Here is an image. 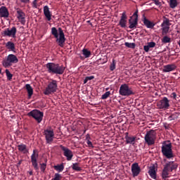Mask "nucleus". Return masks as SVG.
<instances>
[{"instance_id":"393cba45","label":"nucleus","mask_w":180,"mask_h":180,"mask_svg":"<svg viewBox=\"0 0 180 180\" xmlns=\"http://www.w3.org/2000/svg\"><path fill=\"white\" fill-rule=\"evenodd\" d=\"M6 47L7 50L13 51V53H16V48L15 46V43L9 41L6 44Z\"/></svg>"},{"instance_id":"f8f14e48","label":"nucleus","mask_w":180,"mask_h":180,"mask_svg":"<svg viewBox=\"0 0 180 180\" xmlns=\"http://www.w3.org/2000/svg\"><path fill=\"white\" fill-rule=\"evenodd\" d=\"M16 27H13L11 30L9 28L6 29L4 31L2 32V36L4 37H13V39L16 38Z\"/></svg>"},{"instance_id":"ea45409f","label":"nucleus","mask_w":180,"mask_h":180,"mask_svg":"<svg viewBox=\"0 0 180 180\" xmlns=\"http://www.w3.org/2000/svg\"><path fill=\"white\" fill-rule=\"evenodd\" d=\"M95 78L94 76H90V77H86V78L84 80V84H86L89 81H92Z\"/></svg>"},{"instance_id":"e433bc0d","label":"nucleus","mask_w":180,"mask_h":180,"mask_svg":"<svg viewBox=\"0 0 180 180\" xmlns=\"http://www.w3.org/2000/svg\"><path fill=\"white\" fill-rule=\"evenodd\" d=\"M90 139H91V136H89V134H87L86 136V140H87L86 143L89 147H91L92 148H94V145H92V142L89 141Z\"/></svg>"},{"instance_id":"2eb2a0df","label":"nucleus","mask_w":180,"mask_h":180,"mask_svg":"<svg viewBox=\"0 0 180 180\" xmlns=\"http://www.w3.org/2000/svg\"><path fill=\"white\" fill-rule=\"evenodd\" d=\"M162 34H167L169 32V19L165 18L161 25Z\"/></svg>"},{"instance_id":"cd10ccee","label":"nucleus","mask_w":180,"mask_h":180,"mask_svg":"<svg viewBox=\"0 0 180 180\" xmlns=\"http://www.w3.org/2000/svg\"><path fill=\"white\" fill-rule=\"evenodd\" d=\"M18 151L23 153V154H26V153H27V148L26 145L20 144V145H18Z\"/></svg>"},{"instance_id":"6ab92c4d","label":"nucleus","mask_w":180,"mask_h":180,"mask_svg":"<svg viewBox=\"0 0 180 180\" xmlns=\"http://www.w3.org/2000/svg\"><path fill=\"white\" fill-rule=\"evenodd\" d=\"M176 70V65L175 63H172L163 66V72H171Z\"/></svg>"},{"instance_id":"58836bf2","label":"nucleus","mask_w":180,"mask_h":180,"mask_svg":"<svg viewBox=\"0 0 180 180\" xmlns=\"http://www.w3.org/2000/svg\"><path fill=\"white\" fill-rule=\"evenodd\" d=\"M110 96V91H107L104 94L102 95L101 99H108Z\"/></svg>"},{"instance_id":"7ed1b4c3","label":"nucleus","mask_w":180,"mask_h":180,"mask_svg":"<svg viewBox=\"0 0 180 180\" xmlns=\"http://www.w3.org/2000/svg\"><path fill=\"white\" fill-rule=\"evenodd\" d=\"M47 72L49 74H56L58 75H63L65 71V67L60 65L58 63H48L46 65Z\"/></svg>"},{"instance_id":"f704fd0d","label":"nucleus","mask_w":180,"mask_h":180,"mask_svg":"<svg viewBox=\"0 0 180 180\" xmlns=\"http://www.w3.org/2000/svg\"><path fill=\"white\" fill-rule=\"evenodd\" d=\"M6 75L7 79H8V81L12 80L13 75H12V73H11V72L8 69L6 70Z\"/></svg>"},{"instance_id":"39448f33","label":"nucleus","mask_w":180,"mask_h":180,"mask_svg":"<svg viewBox=\"0 0 180 180\" xmlns=\"http://www.w3.org/2000/svg\"><path fill=\"white\" fill-rule=\"evenodd\" d=\"M155 139H157V133L154 129H150L148 131L145 135V143H146L148 146H153L155 143Z\"/></svg>"},{"instance_id":"6e6552de","label":"nucleus","mask_w":180,"mask_h":180,"mask_svg":"<svg viewBox=\"0 0 180 180\" xmlns=\"http://www.w3.org/2000/svg\"><path fill=\"white\" fill-rule=\"evenodd\" d=\"M27 115L29 116V117H33V119H34L37 123H41V121L43 120V116H44L43 112L39 110H32Z\"/></svg>"},{"instance_id":"de8ad7c7","label":"nucleus","mask_w":180,"mask_h":180,"mask_svg":"<svg viewBox=\"0 0 180 180\" xmlns=\"http://www.w3.org/2000/svg\"><path fill=\"white\" fill-rule=\"evenodd\" d=\"M20 2H22V4H27V3H29V1L30 0H20Z\"/></svg>"},{"instance_id":"4468645a","label":"nucleus","mask_w":180,"mask_h":180,"mask_svg":"<svg viewBox=\"0 0 180 180\" xmlns=\"http://www.w3.org/2000/svg\"><path fill=\"white\" fill-rule=\"evenodd\" d=\"M169 106V100H168V98L164 97L162 100H160L158 103V108L159 109H168V107Z\"/></svg>"},{"instance_id":"dca6fc26","label":"nucleus","mask_w":180,"mask_h":180,"mask_svg":"<svg viewBox=\"0 0 180 180\" xmlns=\"http://www.w3.org/2000/svg\"><path fill=\"white\" fill-rule=\"evenodd\" d=\"M17 18L19 22H20L21 25H25L26 23V14L23 12V11L20 9L17 10Z\"/></svg>"},{"instance_id":"b1692460","label":"nucleus","mask_w":180,"mask_h":180,"mask_svg":"<svg viewBox=\"0 0 180 180\" xmlns=\"http://www.w3.org/2000/svg\"><path fill=\"white\" fill-rule=\"evenodd\" d=\"M125 140L127 144H134V142L136 141V136H129V132H126Z\"/></svg>"},{"instance_id":"79ce46f5","label":"nucleus","mask_w":180,"mask_h":180,"mask_svg":"<svg viewBox=\"0 0 180 180\" xmlns=\"http://www.w3.org/2000/svg\"><path fill=\"white\" fill-rule=\"evenodd\" d=\"M178 117L175 114H172L171 116L169 117V120H175V119H177Z\"/></svg>"},{"instance_id":"1a4fd4ad","label":"nucleus","mask_w":180,"mask_h":180,"mask_svg":"<svg viewBox=\"0 0 180 180\" xmlns=\"http://www.w3.org/2000/svg\"><path fill=\"white\" fill-rule=\"evenodd\" d=\"M44 136H45V140L46 144H51L54 140V130L50 127L44 130Z\"/></svg>"},{"instance_id":"c85d7f7f","label":"nucleus","mask_w":180,"mask_h":180,"mask_svg":"<svg viewBox=\"0 0 180 180\" xmlns=\"http://www.w3.org/2000/svg\"><path fill=\"white\" fill-rule=\"evenodd\" d=\"M54 169L58 171V172H63L64 171V165H58L53 167Z\"/></svg>"},{"instance_id":"f03ea898","label":"nucleus","mask_w":180,"mask_h":180,"mask_svg":"<svg viewBox=\"0 0 180 180\" xmlns=\"http://www.w3.org/2000/svg\"><path fill=\"white\" fill-rule=\"evenodd\" d=\"M178 168V165L174 161H170L166 162L163 165V169L162 170V179L167 180L168 178H169L171 176L169 175V172H172L174 169H176Z\"/></svg>"},{"instance_id":"8fccbe9b","label":"nucleus","mask_w":180,"mask_h":180,"mask_svg":"<svg viewBox=\"0 0 180 180\" xmlns=\"http://www.w3.org/2000/svg\"><path fill=\"white\" fill-rule=\"evenodd\" d=\"M178 44L179 46V47H180V40L178 41Z\"/></svg>"},{"instance_id":"c756f323","label":"nucleus","mask_w":180,"mask_h":180,"mask_svg":"<svg viewBox=\"0 0 180 180\" xmlns=\"http://www.w3.org/2000/svg\"><path fill=\"white\" fill-rule=\"evenodd\" d=\"M169 6L170 8H172V9H174V8H176V6H178V1L176 0H170Z\"/></svg>"},{"instance_id":"9d476101","label":"nucleus","mask_w":180,"mask_h":180,"mask_svg":"<svg viewBox=\"0 0 180 180\" xmlns=\"http://www.w3.org/2000/svg\"><path fill=\"white\" fill-rule=\"evenodd\" d=\"M57 91V80H52L44 91V95H51Z\"/></svg>"},{"instance_id":"7c9ffc66","label":"nucleus","mask_w":180,"mask_h":180,"mask_svg":"<svg viewBox=\"0 0 180 180\" xmlns=\"http://www.w3.org/2000/svg\"><path fill=\"white\" fill-rule=\"evenodd\" d=\"M72 168L74 171H77L78 172H79V171H82V168L79 167V163H73L72 165Z\"/></svg>"},{"instance_id":"aec40b11","label":"nucleus","mask_w":180,"mask_h":180,"mask_svg":"<svg viewBox=\"0 0 180 180\" xmlns=\"http://www.w3.org/2000/svg\"><path fill=\"white\" fill-rule=\"evenodd\" d=\"M119 25L121 26V27H126V25H127V15H126V11H124L122 13Z\"/></svg>"},{"instance_id":"72a5a7b5","label":"nucleus","mask_w":180,"mask_h":180,"mask_svg":"<svg viewBox=\"0 0 180 180\" xmlns=\"http://www.w3.org/2000/svg\"><path fill=\"white\" fill-rule=\"evenodd\" d=\"M47 159L45 160V162L44 163H41L40 164V169L41 172H44V171H46V168H47Z\"/></svg>"},{"instance_id":"a19ab883","label":"nucleus","mask_w":180,"mask_h":180,"mask_svg":"<svg viewBox=\"0 0 180 180\" xmlns=\"http://www.w3.org/2000/svg\"><path fill=\"white\" fill-rule=\"evenodd\" d=\"M148 46L150 49H153V47H155V42H154V41L148 42Z\"/></svg>"},{"instance_id":"412c9836","label":"nucleus","mask_w":180,"mask_h":180,"mask_svg":"<svg viewBox=\"0 0 180 180\" xmlns=\"http://www.w3.org/2000/svg\"><path fill=\"white\" fill-rule=\"evenodd\" d=\"M148 174L150 175L152 179H157V169H155V165H153L149 167Z\"/></svg>"},{"instance_id":"3c124183","label":"nucleus","mask_w":180,"mask_h":180,"mask_svg":"<svg viewBox=\"0 0 180 180\" xmlns=\"http://www.w3.org/2000/svg\"><path fill=\"white\" fill-rule=\"evenodd\" d=\"M0 74H2V70H1V68H0Z\"/></svg>"},{"instance_id":"a18cd8bd","label":"nucleus","mask_w":180,"mask_h":180,"mask_svg":"<svg viewBox=\"0 0 180 180\" xmlns=\"http://www.w3.org/2000/svg\"><path fill=\"white\" fill-rule=\"evenodd\" d=\"M33 8H37V0H34L32 2Z\"/></svg>"},{"instance_id":"f257e3e1","label":"nucleus","mask_w":180,"mask_h":180,"mask_svg":"<svg viewBox=\"0 0 180 180\" xmlns=\"http://www.w3.org/2000/svg\"><path fill=\"white\" fill-rule=\"evenodd\" d=\"M51 34L56 39V42L60 47H64L65 43V34L61 27L57 28L55 27L51 28Z\"/></svg>"},{"instance_id":"37998d69","label":"nucleus","mask_w":180,"mask_h":180,"mask_svg":"<svg viewBox=\"0 0 180 180\" xmlns=\"http://www.w3.org/2000/svg\"><path fill=\"white\" fill-rule=\"evenodd\" d=\"M150 46H148V45H146L143 46V50L144 51H146V53H148V51H150Z\"/></svg>"},{"instance_id":"2f4dec72","label":"nucleus","mask_w":180,"mask_h":180,"mask_svg":"<svg viewBox=\"0 0 180 180\" xmlns=\"http://www.w3.org/2000/svg\"><path fill=\"white\" fill-rule=\"evenodd\" d=\"M83 56H84L85 58H89L91 56V51H88L86 49H84L82 50Z\"/></svg>"},{"instance_id":"5701e85b","label":"nucleus","mask_w":180,"mask_h":180,"mask_svg":"<svg viewBox=\"0 0 180 180\" xmlns=\"http://www.w3.org/2000/svg\"><path fill=\"white\" fill-rule=\"evenodd\" d=\"M0 18H9V11L6 6L0 8Z\"/></svg>"},{"instance_id":"09e8293b","label":"nucleus","mask_w":180,"mask_h":180,"mask_svg":"<svg viewBox=\"0 0 180 180\" xmlns=\"http://www.w3.org/2000/svg\"><path fill=\"white\" fill-rule=\"evenodd\" d=\"M29 174H30V175H33V172L30 171V172H29Z\"/></svg>"},{"instance_id":"ddd939ff","label":"nucleus","mask_w":180,"mask_h":180,"mask_svg":"<svg viewBox=\"0 0 180 180\" xmlns=\"http://www.w3.org/2000/svg\"><path fill=\"white\" fill-rule=\"evenodd\" d=\"M60 147L62 151H63V155L66 157V160L68 161H71V160H72V157H74L72 151L70 150L68 148L63 146V145H60Z\"/></svg>"},{"instance_id":"4be33fe9","label":"nucleus","mask_w":180,"mask_h":180,"mask_svg":"<svg viewBox=\"0 0 180 180\" xmlns=\"http://www.w3.org/2000/svg\"><path fill=\"white\" fill-rule=\"evenodd\" d=\"M143 22L148 27V29H153L154 26H155V23L150 21V20L147 19L146 18V15H143Z\"/></svg>"},{"instance_id":"c03bdc74","label":"nucleus","mask_w":180,"mask_h":180,"mask_svg":"<svg viewBox=\"0 0 180 180\" xmlns=\"http://www.w3.org/2000/svg\"><path fill=\"white\" fill-rule=\"evenodd\" d=\"M153 2H155V4L157 5L158 6H161V2L160 0H152Z\"/></svg>"},{"instance_id":"423d86ee","label":"nucleus","mask_w":180,"mask_h":180,"mask_svg":"<svg viewBox=\"0 0 180 180\" xmlns=\"http://www.w3.org/2000/svg\"><path fill=\"white\" fill-rule=\"evenodd\" d=\"M19 63V59L14 54H9L5 59L2 61V65L4 68H8L11 67L12 64H16Z\"/></svg>"},{"instance_id":"473e14b6","label":"nucleus","mask_w":180,"mask_h":180,"mask_svg":"<svg viewBox=\"0 0 180 180\" xmlns=\"http://www.w3.org/2000/svg\"><path fill=\"white\" fill-rule=\"evenodd\" d=\"M162 43L163 44H167V43H171V38H169L168 36H165L162 39Z\"/></svg>"},{"instance_id":"0eeeda50","label":"nucleus","mask_w":180,"mask_h":180,"mask_svg":"<svg viewBox=\"0 0 180 180\" xmlns=\"http://www.w3.org/2000/svg\"><path fill=\"white\" fill-rule=\"evenodd\" d=\"M119 94L121 96H130L131 95H134L133 89H131L127 84H123L120 86Z\"/></svg>"},{"instance_id":"20e7f679","label":"nucleus","mask_w":180,"mask_h":180,"mask_svg":"<svg viewBox=\"0 0 180 180\" xmlns=\"http://www.w3.org/2000/svg\"><path fill=\"white\" fill-rule=\"evenodd\" d=\"M162 154L166 158H174V153H172V143L164 141L162 146Z\"/></svg>"},{"instance_id":"a211bd4d","label":"nucleus","mask_w":180,"mask_h":180,"mask_svg":"<svg viewBox=\"0 0 180 180\" xmlns=\"http://www.w3.org/2000/svg\"><path fill=\"white\" fill-rule=\"evenodd\" d=\"M131 172L133 176H139V174L141 172V169L139 166V163L136 162L131 165Z\"/></svg>"},{"instance_id":"bb28decb","label":"nucleus","mask_w":180,"mask_h":180,"mask_svg":"<svg viewBox=\"0 0 180 180\" xmlns=\"http://www.w3.org/2000/svg\"><path fill=\"white\" fill-rule=\"evenodd\" d=\"M25 89L28 94V99H30V98H32V96L33 95V87H32L30 84H27L25 85Z\"/></svg>"},{"instance_id":"4c0bfd02","label":"nucleus","mask_w":180,"mask_h":180,"mask_svg":"<svg viewBox=\"0 0 180 180\" xmlns=\"http://www.w3.org/2000/svg\"><path fill=\"white\" fill-rule=\"evenodd\" d=\"M110 71H115V70H116V61L115 59L112 60V62L110 65Z\"/></svg>"},{"instance_id":"a878e982","label":"nucleus","mask_w":180,"mask_h":180,"mask_svg":"<svg viewBox=\"0 0 180 180\" xmlns=\"http://www.w3.org/2000/svg\"><path fill=\"white\" fill-rule=\"evenodd\" d=\"M44 15L46 18L47 20H51V13H50V8H49V6H45L44 7Z\"/></svg>"},{"instance_id":"f3484780","label":"nucleus","mask_w":180,"mask_h":180,"mask_svg":"<svg viewBox=\"0 0 180 180\" xmlns=\"http://www.w3.org/2000/svg\"><path fill=\"white\" fill-rule=\"evenodd\" d=\"M38 158L39 154H36L34 150L32 155H31V162L35 171H39V165L37 164Z\"/></svg>"},{"instance_id":"c9c22d12","label":"nucleus","mask_w":180,"mask_h":180,"mask_svg":"<svg viewBox=\"0 0 180 180\" xmlns=\"http://www.w3.org/2000/svg\"><path fill=\"white\" fill-rule=\"evenodd\" d=\"M124 46H126V47H128V49H136L135 43L125 42Z\"/></svg>"},{"instance_id":"49530a36","label":"nucleus","mask_w":180,"mask_h":180,"mask_svg":"<svg viewBox=\"0 0 180 180\" xmlns=\"http://www.w3.org/2000/svg\"><path fill=\"white\" fill-rule=\"evenodd\" d=\"M171 98H173V99H176V93L173 92V93L171 94Z\"/></svg>"},{"instance_id":"9b49d317","label":"nucleus","mask_w":180,"mask_h":180,"mask_svg":"<svg viewBox=\"0 0 180 180\" xmlns=\"http://www.w3.org/2000/svg\"><path fill=\"white\" fill-rule=\"evenodd\" d=\"M139 22V10H136L129 20V29H136Z\"/></svg>"}]
</instances>
